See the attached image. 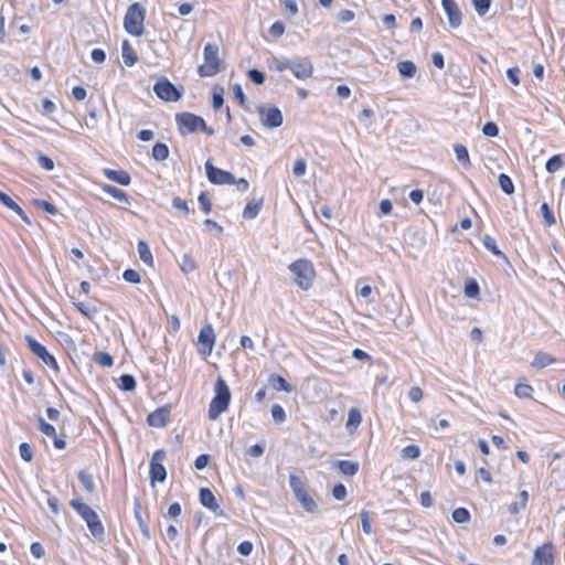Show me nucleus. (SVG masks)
Wrapping results in <instances>:
<instances>
[{
	"mask_svg": "<svg viewBox=\"0 0 565 565\" xmlns=\"http://www.w3.org/2000/svg\"><path fill=\"white\" fill-rule=\"evenodd\" d=\"M215 342L214 330L211 324L203 327L198 337L199 351L202 354H211Z\"/></svg>",
	"mask_w": 565,
	"mask_h": 565,
	"instance_id": "2eb2a0df",
	"label": "nucleus"
},
{
	"mask_svg": "<svg viewBox=\"0 0 565 565\" xmlns=\"http://www.w3.org/2000/svg\"><path fill=\"white\" fill-rule=\"evenodd\" d=\"M248 77L249 79L256 84V85H263L265 83V74L264 72L259 71L258 68H250L248 71Z\"/></svg>",
	"mask_w": 565,
	"mask_h": 565,
	"instance_id": "09e8293b",
	"label": "nucleus"
},
{
	"mask_svg": "<svg viewBox=\"0 0 565 565\" xmlns=\"http://www.w3.org/2000/svg\"><path fill=\"white\" fill-rule=\"evenodd\" d=\"M135 518L138 522L140 532L145 540L149 541L151 539L150 530L145 520L142 519L141 511L139 508L135 509Z\"/></svg>",
	"mask_w": 565,
	"mask_h": 565,
	"instance_id": "e433bc0d",
	"label": "nucleus"
},
{
	"mask_svg": "<svg viewBox=\"0 0 565 565\" xmlns=\"http://www.w3.org/2000/svg\"><path fill=\"white\" fill-rule=\"evenodd\" d=\"M456 523H467L470 521V512L466 508H457L451 513Z\"/></svg>",
	"mask_w": 565,
	"mask_h": 565,
	"instance_id": "a19ab883",
	"label": "nucleus"
},
{
	"mask_svg": "<svg viewBox=\"0 0 565 565\" xmlns=\"http://www.w3.org/2000/svg\"><path fill=\"white\" fill-rule=\"evenodd\" d=\"M145 18L146 10L140 3L135 2L130 4L124 18L125 30L134 36L142 35L145 32Z\"/></svg>",
	"mask_w": 565,
	"mask_h": 565,
	"instance_id": "20e7f679",
	"label": "nucleus"
},
{
	"mask_svg": "<svg viewBox=\"0 0 565 565\" xmlns=\"http://www.w3.org/2000/svg\"><path fill=\"white\" fill-rule=\"evenodd\" d=\"M136 385H137L136 380L130 374H122L119 377L118 386L124 392H132V391H135Z\"/></svg>",
	"mask_w": 565,
	"mask_h": 565,
	"instance_id": "473e14b6",
	"label": "nucleus"
},
{
	"mask_svg": "<svg viewBox=\"0 0 565 565\" xmlns=\"http://www.w3.org/2000/svg\"><path fill=\"white\" fill-rule=\"evenodd\" d=\"M39 429L47 437H55L56 430L53 425L46 423L43 417L39 416Z\"/></svg>",
	"mask_w": 565,
	"mask_h": 565,
	"instance_id": "a18cd8bd",
	"label": "nucleus"
},
{
	"mask_svg": "<svg viewBox=\"0 0 565 565\" xmlns=\"http://www.w3.org/2000/svg\"><path fill=\"white\" fill-rule=\"evenodd\" d=\"M153 92L158 98L164 102H178L182 97L183 87L179 89L167 77H162L153 85Z\"/></svg>",
	"mask_w": 565,
	"mask_h": 565,
	"instance_id": "0eeeda50",
	"label": "nucleus"
},
{
	"mask_svg": "<svg viewBox=\"0 0 565 565\" xmlns=\"http://www.w3.org/2000/svg\"><path fill=\"white\" fill-rule=\"evenodd\" d=\"M533 391V387L525 383H518L514 387V394L520 398H531Z\"/></svg>",
	"mask_w": 565,
	"mask_h": 565,
	"instance_id": "4c0bfd02",
	"label": "nucleus"
},
{
	"mask_svg": "<svg viewBox=\"0 0 565 565\" xmlns=\"http://www.w3.org/2000/svg\"><path fill=\"white\" fill-rule=\"evenodd\" d=\"M200 503L211 510L216 516L223 515V510L218 505L215 495L209 488H201L199 491Z\"/></svg>",
	"mask_w": 565,
	"mask_h": 565,
	"instance_id": "a211bd4d",
	"label": "nucleus"
},
{
	"mask_svg": "<svg viewBox=\"0 0 565 565\" xmlns=\"http://www.w3.org/2000/svg\"><path fill=\"white\" fill-rule=\"evenodd\" d=\"M482 134L487 137L494 138L499 135V127L493 121H487L482 127Z\"/></svg>",
	"mask_w": 565,
	"mask_h": 565,
	"instance_id": "6e6d98bb",
	"label": "nucleus"
},
{
	"mask_svg": "<svg viewBox=\"0 0 565 565\" xmlns=\"http://www.w3.org/2000/svg\"><path fill=\"white\" fill-rule=\"evenodd\" d=\"M203 118L192 113H179L175 115V124L179 132L184 136L200 130Z\"/></svg>",
	"mask_w": 565,
	"mask_h": 565,
	"instance_id": "1a4fd4ad",
	"label": "nucleus"
},
{
	"mask_svg": "<svg viewBox=\"0 0 565 565\" xmlns=\"http://www.w3.org/2000/svg\"><path fill=\"white\" fill-rule=\"evenodd\" d=\"M281 3L288 15L296 17L298 14V4L295 0H281Z\"/></svg>",
	"mask_w": 565,
	"mask_h": 565,
	"instance_id": "e2e57ef3",
	"label": "nucleus"
},
{
	"mask_svg": "<svg viewBox=\"0 0 565 565\" xmlns=\"http://www.w3.org/2000/svg\"><path fill=\"white\" fill-rule=\"evenodd\" d=\"M19 451H20V456L21 458L26 461V462H30L33 458V450L31 448V446L28 444V443H22L19 447Z\"/></svg>",
	"mask_w": 565,
	"mask_h": 565,
	"instance_id": "bf43d9fd",
	"label": "nucleus"
},
{
	"mask_svg": "<svg viewBox=\"0 0 565 565\" xmlns=\"http://www.w3.org/2000/svg\"><path fill=\"white\" fill-rule=\"evenodd\" d=\"M122 278L125 281L135 284V285L139 284L141 280L140 274L137 270L131 269V268H128L124 271Z\"/></svg>",
	"mask_w": 565,
	"mask_h": 565,
	"instance_id": "3c124183",
	"label": "nucleus"
},
{
	"mask_svg": "<svg viewBox=\"0 0 565 565\" xmlns=\"http://www.w3.org/2000/svg\"><path fill=\"white\" fill-rule=\"evenodd\" d=\"M214 397L209 406V418L215 420L224 413L231 402V391L223 377L218 376L214 385Z\"/></svg>",
	"mask_w": 565,
	"mask_h": 565,
	"instance_id": "f03ea898",
	"label": "nucleus"
},
{
	"mask_svg": "<svg viewBox=\"0 0 565 565\" xmlns=\"http://www.w3.org/2000/svg\"><path fill=\"white\" fill-rule=\"evenodd\" d=\"M262 206H263V198H260L259 200L249 201L243 210V217L246 220L255 218L258 215Z\"/></svg>",
	"mask_w": 565,
	"mask_h": 565,
	"instance_id": "aec40b11",
	"label": "nucleus"
},
{
	"mask_svg": "<svg viewBox=\"0 0 565 565\" xmlns=\"http://www.w3.org/2000/svg\"><path fill=\"white\" fill-rule=\"evenodd\" d=\"M77 478H78L81 484L83 486V488L88 493H94L95 492L96 486H95L94 478H93V476L90 473L86 472L85 470H81L77 473Z\"/></svg>",
	"mask_w": 565,
	"mask_h": 565,
	"instance_id": "bb28decb",
	"label": "nucleus"
},
{
	"mask_svg": "<svg viewBox=\"0 0 565 565\" xmlns=\"http://www.w3.org/2000/svg\"><path fill=\"white\" fill-rule=\"evenodd\" d=\"M527 500H529V492L526 490H522L520 493H519V500H516L515 502H512L510 505H509V512L511 514H516L519 513V511L521 509H524L526 507V503H527Z\"/></svg>",
	"mask_w": 565,
	"mask_h": 565,
	"instance_id": "c756f323",
	"label": "nucleus"
},
{
	"mask_svg": "<svg viewBox=\"0 0 565 565\" xmlns=\"http://www.w3.org/2000/svg\"><path fill=\"white\" fill-rule=\"evenodd\" d=\"M257 113L262 125L266 128L274 129L282 125V114L277 106L260 104L257 106Z\"/></svg>",
	"mask_w": 565,
	"mask_h": 565,
	"instance_id": "6e6552de",
	"label": "nucleus"
},
{
	"mask_svg": "<svg viewBox=\"0 0 565 565\" xmlns=\"http://www.w3.org/2000/svg\"><path fill=\"white\" fill-rule=\"evenodd\" d=\"M223 87L215 86L212 94V106L215 110L220 109L224 104Z\"/></svg>",
	"mask_w": 565,
	"mask_h": 565,
	"instance_id": "79ce46f5",
	"label": "nucleus"
},
{
	"mask_svg": "<svg viewBox=\"0 0 565 565\" xmlns=\"http://www.w3.org/2000/svg\"><path fill=\"white\" fill-rule=\"evenodd\" d=\"M199 204L205 214H209L212 210V202L205 192H201L198 198Z\"/></svg>",
	"mask_w": 565,
	"mask_h": 565,
	"instance_id": "4d7b16f0",
	"label": "nucleus"
},
{
	"mask_svg": "<svg viewBox=\"0 0 565 565\" xmlns=\"http://www.w3.org/2000/svg\"><path fill=\"white\" fill-rule=\"evenodd\" d=\"M151 157L156 161H163L169 157V148L163 142H156L152 147Z\"/></svg>",
	"mask_w": 565,
	"mask_h": 565,
	"instance_id": "7c9ffc66",
	"label": "nucleus"
},
{
	"mask_svg": "<svg viewBox=\"0 0 565 565\" xmlns=\"http://www.w3.org/2000/svg\"><path fill=\"white\" fill-rule=\"evenodd\" d=\"M360 518H361V523H362L363 532L365 534H371L372 526H371V522H370V513H369V511H365V510L361 511Z\"/></svg>",
	"mask_w": 565,
	"mask_h": 565,
	"instance_id": "69168bd1",
	"label": "nucleus"
},
{
	"mask_svg": "<svg viewBox=\"0 0 565 565\" xmlns=\"http://www.w3.org/2000/svg\"><path fill=\"white\" fill-rule=\"evenodd\" d=\"M332 495L334 499L341 501L347 497V488L343 483H337L332 488Z\"/></svg>",
	"mask_w": 565,
	"mask_h": 565,
	"instance_id": "0e129e2a",
	"label": "nucleus"
},
{
	"mask_svg": "<svg viewBox=\"0 0 565 565\" xmlns=\"http://www.w3.org/2000/svg\"><path fill=\"white\" fill-rule=\"evenodd\" d=\"M289 486L292 489L295 498L307 512L316 513L318 511L317 502L306 490L301 479L298 476H289Z\"/></svg>",
	"mask_w": 565,
	"mask_h": 565,
	"instance_id": "423d86ee",
	"label": "nucleus"
},
{
	"mask_svg": "<svg viewBox=\"0 0 565 565\" xmlns=\"http://www.w3.org/2000/svg\"><path fill=\"white\" fill-rule=\"evenodd\" d=\"M93 361L104 367H111L114 365V359L108 352H96L93 355Z\"/></svg>",
	"mask_w": 565,
	"mask_h": 565,
	"instance_id": "2f4dec72",
	"label": "nucleus"
},
{
	"mask_svg": "<svg viewBox=\"0 0 565 565\" xmlns=\"http://www.w3.org/2000/svg\"><path fill=\"white\" fill-rule=\"evenodd\" d=\"M402 455L407 459H417L420 456V449L416 445H407L403 448Z\"/></svg>",
	"mask_w": 565,
	"mask_h": 565,
	"instance_id": "de8ad7c7",
	"label": "nucleus"
},
{
	"mask_svg": "<svg viewBox=\"0 0 565 565\" xmlns=\"http://www.w3.org/2000/svg\"><path fill=\"white\" fill-rule=\"evenodd\" d=\"M284 32H285V24L281 21L274 22L271 24V26L269 28V33L274 38L281 36L284 34Z\"/></svg>",
	"mask_w": 565,
	"mask_h": 565,
	"instance_id": "338daca9",
	"label": "nucleus"
},
{
	"mask_svg": "<svg viewBox=\"0 0 565 565\" xmlns=\"http://www.w3.org/2000/svg\"><path fill=\"white\" fill-rule=\"evenodd\" d=\"M38 163L45 171H52L55 167L54 161L50 157L44 154L38 156Z\"/></svg>",
	"mask_w": 565,
	"mask_h": 565,
	"instance_id": "680f3d73",
	"label": "nucleus"
},
{
	"mask_svg": "<svg viewBox=\"0 0 565 565\" xmlns=\"http://www.w3.org/2000/svg\"><path fill=\"white\" fill-rule=\"evenodd\" d=\"M265 448H266L265 441L257 443L249 447V449L247 450V454L252 457L258 458L264 455Z\"/></svg>",
	"mask_w": 565,
	"mask_h": 565,
	"instance_id": "052dcab7",
	"label": "nucleus"
},
{
	"mask_svg": "<svg viewBox=\"0 0 565 565\" xmlns=\"http://www.w3.org/2000/svg\"><path fill=\"white\" fill-rule=\"evenodd\" d=\"M554 558L555 547L552 542H547L534 550L531 565H553Z\"/></svg>",
	"mask_w": 565,
	"mask_h": 565,
	"instance_id": "4468645a",
	"label": "nucleus"
},
{
	"mask_svg": "<svg viewBox=\"0 0 565 565\" xmlns=\"http://www.w3.org/2000/svg\"><path fill=\"white\" fill-rule=\"evenodd\" d=\"M205 173L213 184H234L235 182V177L231 172L215 167L210 160L205 162Z\"/></svg>",
	"mask_w": 565,
	"mask_h": 565,
	"instance_id": "9b49d317",
	"label": "nucleus"
},
{
	"mask_svg": "<svg viewBox=\"0 0 565 565\" xmlns=\"http://www.w3.org/2000/svg\"><path fill=\"white\" fill-rule=\"evenodd\" d=\"M180 268L185 274L192 273L196 269V264L191 255L183 254L182 259L180 262Z\"/></svg>",
	"mask_w": 565,
	"mask_h": 565,
	"instance_id": "ea45409f",
	"label": "nucleus"
},
{
	"mask_svg": "<svg viewBox=\"0 0 565 565\" xmlns=\"http://www.w3.org/2000/svg\"><path fill=\"white\" fill-rule=\"evenodd\" d=\"M25 342L28 343L29 349L33 354H35L42 362L49 367H53L55 370L58 369L55 358L50 354L44 345H42L39 341H36L32 335L26 334L24 337Z\"/></svg>",
	"mask_w": 565,
	"mask_h": 565,
	"instance_id": "9d476101",
	"label": "nucleus"
},
{
	"mask_svg": "<svg viewBox=\"0 0 565 565\" xmlns=\"http://www.w3.org/2000/svg\"><path fill=\"white\" fill-rule=\"evenodd\" d=\"M30 552L34 558H42L45 554L44 547L40 542L32 543Z\"/></svg>",
	"mask_w": 565,
	"mask_h": 565,
	"instance_id": "774afa93",
	"label": "nucleus"
},
{
	"mask_svg": "<svg viewBox=\"0 0 565 565\" xmlns=\"http://www.w3.org/2000/svg\"><path fill=\"white\" fill-rule=\"evenodd\" d=\"M339 471L344 476H354L359 471V463L351 460H338L335 462Z\"/></svg>",
	"mask_w": 565,
	"mask_h": 565,
	"instance_id": "5701e85b",
	"label": "nucleus"
},
{
	"mask_svg": "<svg viewBox=\"0 0 565 565\" xmlns=\"http://www.w3.org/2000/svg\"><path fill=\"white\" fill-rule=\"evenodd\" d=\"M204 64L198 67V73L202 77H211L221 72L222 61L218 56V46L206 43L203 50Z\"/></svg>",
	"mask_w": 565,
	"mask_h": 565,
	"instance_id": "39448f33",
	"label": "nucleus"
},
{
	"mask_svg": "<svg viewBox=\"0 0 565 565\" xmlns=\"http://www.w3.org/2000/svg\"><path fill=\"white\" fill-rule=\"evenodd\" d=\"M498 182H499L500 189L505 194L511 195L514 193V184L508 174H505V173L499 174Z\"/></svg>",
	"mask_w": 565,
	"mask_h": 565,
	"instance_id": "72a5a7b5",
	"label": "nucleus"
},
{
	"mask_svg": "<svg viewBox=\"0 0 565 565\" xmlns=\"http://www.w3.org/2000/svg\"><path fill=\"white\" fill-rule=\"evenodd\" d=\"M289 70L298 79H308L313 74V65L308 57H295L289 60Z\"/></svg>",
	"mask_w": 565,
	"mask_h": 565,
	"instance_id": "ddd939ff",
	"label": "nucleus"
},
{
	"mask_svg": "<svg viewBox=\"0 0 565 565\" xmlns=\"http://www.w3.org/2000/svg\"><path fill=\"white\" fill-rule=\"evenodd\" d=\"M34 204L51 215H55L58 212L57 207L54 204L45 200H34Z\"/></svg>",
	"mask_w": 565,
	"mask_h": 565,
	"instance_id": "8fccbe9b",
	"label": "nucleus"
},
{
	"mask_svg": "<svg viewBox=\"0 0 565 565\" xmlns=\"http://www.w3.org/2000/svg\"><path fill=\"white\" fill-rule=\"evenodd\" d=\"M480 288L478 282L470 278L465 284V295L469 298H475L479 295Z\"/></svg>",
	"mask_w": 565,
	"mask_h": 565,
	"instance_id": "37998d69",
	"label": "nucleus"
},
{
	"mask_svg": "<svg viewBox=\"0 0 565 565\" xmlns=\"http://www.w3.org/2000/svg\"><path fill=\"white\" fill-rule=\"evenodd\" d=\"M102 190L109 194L110 196H113L115 200H118L120 202H125L127 204H129V198L128 195L126 194V192H124L122 190L114 186V185H110V184H104L102 186Z\"/></svg>",
	"mask_w": 565,
	"mask_h": 565,
	"instance_id": "a878e982",
	"label": "nucleus"
},
{
	"mask_svg": "<svg viewBox=\"0 0 565 565\" xmlns=\"http://www.w3.org/2000/svg\"><path fill=\"white\" fill-rule=\"evenodd\" d=\"M443 9L448 18L449 25L452 29L460 26L462 21V14L455 0H441Z\"/></svg>",
	"mask_w": 565,
	"mask_h": 565,
	"instance_id": "dca6fc26",
	"label": "nucleus"
},
{
	"mask_svg": "<svg viewBox=\"0 0 565 565\" xmlns=\"http://www.w3.org/2000/svg\"><path fill=\"white\" fill-rule=\"evenodd\" d=\"M307 162L305 159L299 158L295 161L292 173L295 177L299 178L306 173Z\"/></svg>",
	"mask_w": 565,
	"mask_h": 565,
	"instance_id": "13d9d810",
	"label": "nucleus"
},
{
	"mask_svg": "<svg viewBox=\"0 0 565 565\" xmlns=\"http://www.w3.org/2000/svg\"><path fill=\"white\" fill-rule=\"evenodd\" d=\"M269 384L277 391H284L290 393L294 387L290 383H288L281 375L271 374L269 377Z\"/></svg>",
	"mask_w": 565,
	"mask_h": 565,
	"instance_id": "b1692460",
	"label": "nucleus"
},
{
	"mask_svg": "<svg viewBox=\"0 0 565 565\" xmlns=\"http://www.w3.org/2000/svg\"><path fill=\"white\" fill-rule=\"evenodd\" d=\"M137 248H138L140 260L149 266H152L153 258H152V253H151L148 244L145 241H139Z\"/></svg>",
	"mask_w": 565,
	"mask_h": 565,
	"instance_id": "cd10ccee",
	"label": "nucleus"
},
{
	"mask_svg": "<svg viewBox=\"0 0 565 565\" xmlns=\"http://www.w3.org/2000/svg\"><path fill=\"white\" fill-rule=\"evenodd\" d=\"M397 70L402 78H412L416 74L417 67L412 61H402L397 63Z\"/></svg>",
	"mask_w": 565,
	"mask_h": 565,
	"instance_id": "393cba45",
	"label": "nucleus"
},
{
	"mask_svg": "<svg viewBox=\"0 0 565 565\" xmlns=\"http://www.w3.org/2000/svg\"><path fill=\"white\" fill-rule=\"evenodd\" d=\"M491 1L492 0H472V4H473L476 12L480 17H483L489 11Z\"/></svg>",
	"mask_w": 565,
	"mask_h": 565,
	"instance_id": "49530a36",
	"label": "nucleus"
},
{
	"mask_svg": "<svg viewBox=\"0 0 565 565\" xmlns=\"http://www.w3.org/2000/svg\"><path fill=\"white\" fill-rule=\"evenodd\" d=\"M555 362V359L546 353V352H543V351H539L533 361L531 362V366L535 367V369H543V367H546L551 364H553Z\"/></svg>",
	"mask_w": 565,
	"mask_h": 565,
	"instance_id": "4be33fe9",
	"label": "nucleus"
},
{
	"mask_svg": "<svg viewBox=\"0 0 565 565\" xmlns=\"http://www.w3.org/2000/svg\"><path fill=\"white\" fill-rule=\"evenodd\" d=\"M166 451L163 449H159L152 455L150 460V480L152 484L154 482H163L167 478V470L162 465Z\"/></svg>",
	"mask_w": 565,
	"mask_h": 565,
	"instance_id": "f8f14e48",
	"label": "nucleus"
},
{
	"mask_svg": "<svg viewBox=\"0 0 565 565\" xmlns=\"http://www.w3.org/2000/svg\"><path fill=\"white\" fill-rule=\"evenodd\" d=\"M362 422L361 413L358 408H351L348 414V427H358Z\"/></svg>",
	"mask_w": 565,
	"mask_h": 565,
	"instance_id": "c03bdc74",
	"label": "nucleus"
},
{
	"mask_svg": "<svg viewBox=\"0 0 565 565\" xmlns=\"http://www.w3.org/2000/svg\"><path fill=\"white\" fill-rule=\"evenodd\" d=\"M70 505L85 521L90 534L96 540H102L105 535V527L96 511L79 499H72Z\"/></svg>",
	"mask_w": 565,
	"mask_h": 565,
	"instance_id": "f257e3e1",
	"label": "nucleus"
},
{
	"mask_svg": "<svg viewBox=\"0 0 565 565\" xmlns=\"http://www.w3.org/2000/svg\"><path fill=\"white\" fill-rule=\"evenodd\" d=\"M170 422V407L162 406L151 412L147 417V423L151 427L161 428Z\"/></svg>",
	"mask_w": 565,
	"mask_h": 565,
	"instance_id": "f3484780",
	"label": "nucleus"
},
{
	"mask_svg": "<svg viewBox=\"0 0 565 565\" xmlns=\"http://www.w3.org/2000/svg\"><path fill=\"white\" fill-rule=\"evenodd\" d=\"M74 306L82 315H84L88 319H93L94 316L97 313V309L95 307L90 308L86 306L84 302H75Z\"/></svg>",
	"mask_w": 565,
	"mask_h": 565,
	"instance_id": "5fc2aeb1",
	"label": "nucleus"
},
{
	"mask_svg": "<svg viewBox=\"0 0 565 565\" xmlns=\"http://www.w3.org/2000/svg\"><path fill=\"white\" fill-rule=\"evenodd\" d=\"M269 68L275 72H282L285 70H289V60L288 58H274L270 63Z\"/></svg>",
	"mask_w": 565,
	"mask_h": 565,
	"instance_id": "864d4df0",
	"label": "nucleus"
},
{
	"mask_svg": "<svg viewBox=\"0 0 565 565\" xmlns=\"http://www.w3.org/2000/svg\"><path fill=\"white\" fill-rule=\"evenodd\" d=\"M121 53H122V60H124V63L127 65V66H134L137 61H138V56L137 54L134 52V50L131 49L130 46V43L128 40H124L122 41V44H121Z\"/></svg>",
	"mask_w": 565,
	"mask_h": 565,
	"instance_id": "412c9836",
	"label": "nucleus"
},
{
	"mask_svg": "<svg viewBox=\"0 0 565 565\" xmlns=\"http://www.w3.org/2000/svg\"><path fill=\"white\" fill-rule=\"evenodd\" d=\"M564 166V161L559 154L552 156L545 164L547 172L554 173Z\"/></svg>",
	"mask_w": 565,
	"mask_h": 565,
	"instance_id": "58836bf2",
	"label": "nucleus"
},
{
	"mask_svg": "<svg viewBox=\"0 0 565 565\" xmlns=\"http://www.w3.org/2000/svg\"><path fill=\"white\" fill-rule=\"evenodd\" d=\"M540 211L546 226H552L556 223L555 216L546 202L541 204Z\"/></svg>",
	"mask_w": 565,
	"mask_h": 565,
	"instance_id": "c9c22d12",
	"label": "nucleus"
},
{
	"mask_svg": "<svg viewBox=\"0 0 565 565\" xmlns=\"http://www.w3.org/2000/svg\"><path fill=\"white\" fill-rule=\"evenodd\" d=\"M104 174L108 180L116 182L120 185H129L131 182L129 173L125 170H113L106 168L104 169Z\"/></svg>",
	"mask_w": 565,
	"mask_h": 565,
	"instance_id": "6ab92c4d",
	"label": "nucleus"
},
{
	"mask_svg": "<svg viewBox=\"0 0 565 565\" xmlns=\"http://www.w3.org/2000/svg\"><path fill=\"white\" fill-rule=\"evenodd\" d=\"M454 151H455L456 158L459 162H461L466 168L471 167L468 149L466 146H463L461 143H457L454 147Z\"/></svg>",
	"mask_w": 565,
	"mask_h": 565,
	"instance_id": "c85d7f7f",
	"label": "nucleus"
},
{
	"mask_svg": "<svg viewBox=\"0 0 565 565\" xmlns=\"http://www.w3.org/2000/svg\"><path fill=\"white\" fill-rule=\"evenodd\" d=\"M288 268L294 274V281L299 288L302 290H308L311 288L316 277V270L309 259H297L292 262Z\"/></svg>",
	"mask_w": 565,
	"mask_h": 565,
	"instance_id": "7ed1b4c3",
	"label": "nucleus"
},
{
	"mask_svg": "<svg viewBox=\"0 0 565 565\" xmlns=\"http://www.w3.org/2000/svg\"><path fill=\"white\" fill-rule=\"evenodd\" d=\"M483 246L494 256L505 259V255L498 248L495 239L490 235H484L482 239Z\"/></svg>",
	"mask_w": 565,
	"mask_h": 565,
	"instance_id": "f704fd0d",
	"label": "nucleus"
},
{
	"mask_svg": "<svg viewBox=\"0 0 565 565\" xmlns=\"http://www.w3.org/2000/svg\"><path fill=\"white\" fill-rule=\"evenodd\" d=\"M270 412L276 423H282L286 420V412L279 404H274Z\"/></svg>",
	"mask_w": 565,
	"mask_h": 565,
	"instance_id": "603ef678",
	"label": "nucleus"
}]
</instances>
